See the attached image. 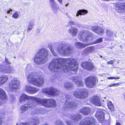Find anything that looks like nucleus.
Instances as JSON below:
<instances>
[{
  "label": "nucleus",
  "mask_w": 125,
  "mask_h": 125,
  "mask_svg": "<svg viewBox=\"0 0 125 125\" xmlns=\"http://www.w3.org/2000/svg\"><path fill=\"white\" fill-rule=\"evenodd\" d=\"M76 59L73 57L55 58L50 61L49 68L54 72H66L70 70L75 72L78 69Z\"/></svg>",
  "instance_id": "f257e3e1"
},
{
  "label": "nucleus",
  "mask_w": 125,
  "mask_h": 125,
  "mask_svg": "<svg viewBox=\"0 0 125 125\" xmlns=\"http://www.w3.org/2000/svg\"><path fill=\"white\" fill-rule=\"evenodd\" d=\"M48 52L49 51L45 48L40 49L34 58V62L37 64L44 63L48 58Z\"/></svg>",
  "instance_id": "f03ea898"
},
{
  "label": "nucleus",
  "mask_w": 125,
  "mask_h": 125,
  "mask_svg": "<svg viewBox=\"0 0 125 125\" xmlns=\"http://www.w3.org/2000/svg\"><path fill=\"white\" fill-rule=\"evenodd\" d=\"M72 49L70 44L66 42H62L58 46L57 51L63 56H68L71 53Z\"/></svg>",
  "instance_id": "7ed1b4c3"
},
{
  "label": "nucleus",
  "mask_w": 125,
  "mask_h": 125,
  "mask_svg": "<svg viewBox=\"0 0 125 125\" xmlns=\"http://www.w3.org/2000/svg\"><path fill=\"white\" fill-rule=\"evenodd\" d=\"M27 80L29 83L36 86H41L44 83V79L42 77H35L33 73H31L28 75Z\"/></svg>",
  "instance_id": "20e7f679"
},
{
  "label": "nucleus",
  "mask_w": 125,
  "mask_h": 125,
  "mask_svg": "<svg viewBox=\"0 0 125 125\" xmlns=\"http://www.w3.org/2000/svg\"><path fill=\"white\" fill-rule=\"evenodd\" d=\"M38 103L47 107H54L55 106L56 102L53 99H40L39 98Z\"/></svg>",
  "instance_id": "39448f33"
},
{
  "label": "nucleus",
  "mask_w": 125,
  "mask_h": 125,
  "mask_svg": "<svg viewBox=\"0 0 125 125\" xmlns=\"http://www.w3.org/2000/svg\"><path fill=\"white\" fill-rule=\"evenodd\" d=\"M79 37V40L81 41L86 42L92 39V33L87 31H84L80 33Z\"/></svg>",
  "instance_id": "423d86ee"
},
{
  "label": "nucleus",
  "mask_w": 125,
  "mask_h": 125,
  "mask_svg": "<svg viewBox=\"0 0 125 125\" xmlns=\"http://www.w3.org/2000/svg\"><path fill=\"white\" fill-rule=\"evenodd\" d=\"M73 94L75 97L78 98L84 99L88 96V92L85 89H79L74 92Z\"/></svg>",
  "instance_id": "0eeeda50"
},
{
  "label": "nucleus",
  "mask_w": 125,
  "mask_h": 125,
  "mask_svg": "<svg viewBox=\"0 0 125 125\" xmlns=\"http://www.w3.org/2000/svg\"><path fill=\"white\" fill-rule=\"evenodd\" d=\"M39 98L31 96H28L25 94H22L20 97V102L22 103H24V102L26 100H29V102L30 101L32 102V103L36 102L38 103Z\"/></svg>",
  "instance_id": "6e6552de"
},
{
  "label": "nucleus",
  "mask_w": 125,
  "mask_h": 125,
  "mask_svg": "<svg viewBox=\"0 0 125 125\" xmlns=\"http://www.w3.org/2000/svg\"><path fill=\"white\" fill-rule=\"evenodd\" d=\"M20 81L14 79H13L10 83L9 88L10 90L13 92L19 89L20 87Z\"/></svg>",
  "instance_id": "1a4fd4ad"
},
{
  "label": "nucleus",
  "mask_w": 125,
  "mask_h": 125,
  "mask_svg": "<svg viewBox=\"0 0 125 125\" xmlns=\"http://www.w3.org/2000/svg\"><path fill=\"white\" fill-rule=\"evenodd\" d=\"M43 92L51 96H56L59 94V92L56 89L52 87L44 88L42 89Z\"/></svg>",
  "instance_id": "9d476101"
},
{
  "label": "nucleus",
  "mask_w": 125,
  "mask_h": 125,
  "mask_svg": "<svg viewBox=\"0 0 125 125\" xmlns=\"http://www.w3.org/2000/svg\"><path fill=\"white\" fill-rule=\"evenodd\" d=\"M0 72L5 73H14L16 71L14 69L10 66H4L0 65Z\"/></svg>",
  "instance_id": "9b49d317"
},
{
  "label": "nucleus",
  "mask_w": 125,
  "mask_h": 125,
  "mask_svg": "<svg viewBox=\"0 0 125 125\" xmlns=\"http://www.w3.org/2000/svg\"><path fill=\"white\" fill-rule=\"evenodd\" d=\"M86 86L90 88H93L95 83V78L93 76L88 77L85 80Z\"/></svg>",
  "instance_id": "f8f14e48"
},
{
  "label": "nucleus",
  "mask_w": 125,
  "mask_h": 125,
  "mask_svg": "<svg viewBox=\"0 0 125 125\" xmlns=\"http://www.w3.org/2000/svg\"><path fill=\"white\" fill-rule=\"evenodd\" d=\"M65 96L66 101H67V100L70 98V96L68 94H67ZM77 106V104L75 103H74L72 102L66 101L65 104L63 105V107L64 108V109L66 110L67 109L70 108H74L76 107Z\"/></svg>",
  "instance_id": "ddd939ff"
},
{
  "label": "nucleus",
  "mask_w": 125,
  "mask_h": 125,
  "mask_svg": "<svg viewBox=\"0 0 125 125\" xmlns=\"http://www.w3.org/2000/svg\"><path fill=\"white\" fill-rule=\"evenodd\" d=\"M95 120L93 117L86 118L81 122L80 125H94Z\"/></svg>",
  "instance_id": "4468645a"
},
{
  "label": "nucleus",
  "mask_w": 125,
  "mask_h": 125,
  "mask_svg": "<svg viewBox=\"0 0 125 125\" xmlns=\"http://www.w3.org/2000/svg\"><path fill=\"white\" fill-rule=\"evenodd\" d=\"M36 102L32 103L31 101L27 102L26 104L22 105L21 107V109L22 112H23L29 108H33L36 105Z\"/></svg>",
  "instance_id": "2eb2a0df"
},
{
  "label": "nucleus",
  "mask_w": 125,
  "mask_h": 125,
  "mask_svg": "<svg viewBox=\"0 0 125 125\" xmlns=\"http://www.w3.org/2000/svg\"><path fill=\"white\" fill-rule=\"evenodd\" d=\"M69 79L74 81L78 86H82L83 85V83L81 80V77L78 76L74 77L71 76L69 78Z\"/></svg>",
  "instance_id": "dca6fc26"
},
{
  "label": "nucleus",
  "mask_w": 125,
  "mask_h": 125,
  "mask_svg": "<svg viewBox=\"0 0 125 125\" xmlns=\"http://www.w3.org/2000/svg\"><path fill=\"white\" fill-rule=\"evenodd\" d=\"M92 31L100 35H102L104 33V30L101 27L98 26H93L92 28Z\"/></svg>",
  "instance_id": "f3484780"
},
{
  "label": "nucleus",
  "mask_w": 125,
  "mask_h": 125,
  "mask_svg": "<svg viewBox=\"0 0 125 125\" xmlns=\"http://www.w3.org/2000/svg\"><path fill=\"white\" fill-rule=\"evenodd\" d=\"M82 66L84 69L89 71L93 70L94 68V66L92 63L86 62H83Z\"/></svg>",
  "instance_id": "a211bd4d"
},
{
  "label": "nucleus",
  "mask_w": 125,
  "mask_h": 125,
  "mask_svg": "<svg viewBox=\"0 0 125 125\" xmlns=\"http://www.w3.org/2000/svg\"><path fill=\"white\" fill-rule=\"evenodd\" d=\"M116 9L117 12L123 13L125 11V3H118L116 6Z\"/></svg>",
  "instance_id": "6ab92c4d"
},
{
  "label": "nucleus",
  "mask_w": 125,
  "mask_h": 125,
  "mask_svg": "<svg viewBox=\"0 0 125 125\" xmlns=\"http://www.w3.org/2000/svg\"><path fill=\"white\" fill-rule=\"evenodd\" d=\"M25 90L31 94H33L37 92L38 89L37 88L33 87L29 85H27L25 86Z\"/></svg>",
  "instance_id": "aec40b11"
},
{
  "label": "nucleus",
  "mask_w": 125,
  "mask_h": 125,
  "mask_svg": "<svg viewBox=\"0 0 125 125\" xmlns=\"http://www.w3.org/2000/svg\"><path fill=\"white\" fill-rule=\"evenodd\" d=\"M90 100L92 103L95 105L99 106L102 105L99 98L97 96H93L90 99Z\"/></svg>",
  "instance_id": "412c9836"
},
{
  "label": "nucleus",
  "mask_w": 125,
  "mask_h": 125,
  "mask_svg": "<svg viewBox=\"0 0 125 125\" xmlns=\"http://www.w3.org/2000/svg\"><path fill=\"white\" fill-rule=\"evenodd\" d=\"M0 98L2 100V103L6 102L7 100L6 93L4 90L0 88Z\"/></svg>",
  "instance_id": "4be33fe9"
},
{
  "label": "nucleus",
  "mask_w": 125,
  "mask_h": 125,
  "mask_svg": "<svg viewBox=\"0 0 125 125\" xmlns=\"http://www.w3.org/2000/svg\"><path fill=\"white\" fill-rule=\"evenodd\" d=\"M96 116L97 119L100 121L103 120L104 119V114L101 110H98L97 111Z\"/></svg>",
  "instance_id": "5701e85b"
},
{
  "label": "nucleus",
  "mask_w": 125,
  "mask_h": 125,
  "mask_svg": "<svg viewBox=\"0 0 125 125\" xmlns=\"http://www.w3.org/2000/svg\"><path fill=\"white\" fill-rule=\"evenodd\" d=\"M78 29L76 27H71L68 30V32L74 36H75L77 34Z\"/></svg>",
  "instance_id": "b1692460"
},
{
  "label": "nucleus",
  "mask_w": 125,
  "mask_h": 125,
  "mask_svg": "<svg viewBox=\"0 0 125 125\" xmlns=\"http://www.w3.org/2000/svg\"><path fill=\"white\" fill-rule=\"evenodd\" d=\"M90 109L89 107H85L82 108L80 110V112L83 115H87L90 113Z\"/></svg>",
  "instance_id": "393cba45"
},
{
  "label": "nucleus",
  "mask_w": 125,
  "mask_h": 125,
  "mask_svg": "<svg viewBox=\"0 0 125 125\" xmlns=\"http://www.w3.org/2000/svg\"><path fill=\"white\" fill-rule=\"evenodd\" d=\"M35 25L34 19L31 20L29 22L27 29V31L29 32L32 29Z\"/></svg>",
  "instance_id": "a878e982"
},
{
  "label": "nucleus",
  "mask_w": 125,
  "mask_h": 125,
  "mask_svg": "<svg viewBox=\"0 0 125 125\" xmlns=\"http://www.w3.org/2000/svg\"><path fill=\"white\" fill-rule=\"evenodd\" d=\"M31 121V122H30L28 123H22V124L23 125H37L39 123V121L38 119L34 118L33 120L32 121Z\"/></svg>",
  "instance_id": "bb28decb"
},
{
  "label": "nucleus",
  "mask_w": 125,
  "mask_h": 125,
  "mask_svg": "<svg viewBox=\"0 0 125 125\" xmlns=\"http://www.w3.org/2000/svg\"><path fill=\"white\" fill-rule=\"evenodd\" d=\"M8 79V77L6 75L0 77V85L3 84L7 81Z\"/></svg>",
  "instance_id": "cd10ccee"
},
{
  "label": "nucleus",
  "mask_w": 125,
  "mask_h": 125,
  "mask_svg": "<svg viewBox=\"0 0 125 125\" xmlns=\"http://www.w3.org/2000/svg\"><path fill=\"white\" fill-rule=\"evenodd\" d=\"M88 45V44H84L79 42H76L75 43V47L79 49L83 48L87 46Z\"/></svg>",
  "instance_id": "c85d7f7f"
},
{
  "label": "nucleus",
  "mask_w": 125,
  "mask_h": 125,
  "mask_svg": "<svg viewBox=\"0 0 125 125\" xmlns=\"http://www.w3.org/2000/svg\"><path fill=\"white\" fill-rule=\"evenodd\" d=\"M106 36L108 37V40H111V38L113 36V32L110 30L108 29L106 31Z\"/></svg>",
  "instance_id": "c756f323"
},
{
  "label": "nucleus",
  "mask_w": 125,
  "mask_h": 125,
  "mask_svg": "<svg viewBox=\"0 0 125 125\" xmlns=\"http://www.w3.org/2000/svg\"><path fill=\"white\" fill-rule=\"evenodd\" d=\"M64 87L66 89H71L74 88V86L72 83L67 82L65 83Z\"/></svg>",
  "instance_id": "7c9ffc66"
},
{
  "label": "nucleus",
  "mask_w": 125,
  "mask_h": 125,
  "mask_svg": "<svg viewBox=\"0 0 125 125\" xmlns=\"http://www.w3.org/2000/svg\"><path fill=\"white\" fill-rule=\"evenodd\" d=\"M52 11L55 14H56L58 12V6L55 3L50 5Z\"/></svg>",
  "instance_id": "2f4dec72"
},
{
  "label": "nucleus",
  "mask_w": 125,
  "mask_h": 125,
  "mask_svg": "<svg viewBox=\"0 0 125 125\" xmlns=\"http://www.w3.org/2000/svg\"><path fill=\"white\" fill-rule=\"evenodd\" d=\"M81 115L79 114H77L71 116V118L72 120L74 121L75 122H77L81 118Z\"/></svg>",
  "instance_id": "473e14b6"
},
{
  "label": "nucleus",
  "mask_w": 125,
  "mask_h": 125,
  "mask_svg": "<svg viewBox=\"0 0 125 125\" xmlns=\"http://www.w3.org/2000/svg\"><path fill=\"white\" fill-rule=\"evenodd\" d=\"M32 66L28 64L27 65L25 69V72L27 73L31 72L32 70Z\"/></svg>",
  "instance_id": "72a5a7b5"
},
{
  "label": "nucleus",
  "mask_w": 125,
  "mask_h": 125,
  "mask_svg": "<svg viewBox=\"0 0 125 125\" xmlns=\"http://www.w3.org/2000/svg\"><path fill=\"white\" fill-rule=\"evenodd\" d=\"M107 105L108 108L112 110L114 108V106L111 102L109 101L107 103Z\"/></svg>",
  "instance_id": "f704fd0d"
},
{
  "label": "nucleus",
  "mask_w": 125,
  "mask_h": 125,
  "mask_svg": "<svg viewBox=\"0 0 125 125\" xmlns=\"http://www.w3.org/2000/svg\"><path fill=\"white\" fill-rule=\"evenodd\" d=\"M79 12L80 13V15H85L88 12L87 10H79Z\"/></svg>",
  "instance_id": "c9c22d12"
},
{
  "label": "nucleus",
  "mask_w": 125,
  "mask_h": 125,
  "mask_svg": "<svg viewBox=\"0 0 125 125\" xmlns=\"http://www.w3.org/2000/svg\"><path fill=\"white\" fill-rule=\"evenodd\" d=\"M48 47L50 49L53 55L54 56H56V53L54 52V51L52 49V46L51 45H49L48 46Z\"/></svg>",
  "instance_id": "e433bc0d"
},
{
  "label": "nucleus",
  "mask_w": 125,
  "mask_h": 125,
  "mask_svg": "<svg viewBox=\"0 0 125 125\" xmlns=\"http://www.w3.org/2000/svg\"><path fill=\"white\" fill-rule=\"evenodd\" d=\"M89 53L88 48H87L83 50L82 54L84 55H87Z\"/></svg>",
  "instance_id": "4c0bfd02"
},
{
  "label": "nucleus",
  "mask_w": 125,
  "mask_h": 125,
  "mask_svg": "<svg viewBox=\"0 0 125 125\" xmlns=\"http://www.w3.org/2000/svg\"><path fill=\"white\" fill-rule=\"evenodd\" d=\"M89 53L95 52V48L94 47L92 46L88 47Z\"/></svg>",
  "instance_id": "58836bf2"
},
{
  "label": "nucleus",
  "mask_w": 125,
  "mask_h": 125,
  "mask_svg": "<svg viewBox=\"0 0 125 125\" xmlns=\"http://www.w3.org/2000/svg\"><path fill=\"white\" fill-rule=\"evenodd\" d=\"M10 100L11 101V103H13L15 100V95L11 94L10 95Z\"/></svg>",
  "instance_id": "ea45409f"
},
{
  "label": "nucleus",
  "mask_w": 125,
  "mask_h": 125,
  "mask_svg": "<svg viewBox=\"0 0 125 125\" xmlns=\"http://www.w3.org/2000/svg\"><path fill=\"white\" fill-rule=\"evenodd\" d=\"M102 42V38H100L95 41L94 42V44H96L100 42Z\"/></svg>",
  "instance_id": "a19ab883"
},
{
  "label": "nucleus",
  "mask_w": 125,
  "mask_h": 125,
  "mask_svg": "<svg viewBox=\"0 0 125 125\" xmlns=\"http://www.w3.org/2000/svg\"><path fill=\"white\" fill-rule=\"evenodd\" d=\"M19 16L17 12H16L12 16V17L14 18L17 19Z\"/></svg>",
  "instance_id": "79ce46f5"
},
{
  "label": "nucleus",
  "mask_w": 125,
  "mask_h": 125,
  "mask_svg": "<svg viewBox=\"0 0 125 125\" xmlns=\"http://www.w3.org/2000/svg\"><path fill=\"white\" fill-rule=\"evenodd\" d=\"M50 6L56 3L54 0H49Z\"/></svg>",
  "instance_id": "37998d69"
},
{
  "label": "nucleus",
  "mask_w": 125,
  "mask_h": 125,
  "mask_svg": "<svg viewBox=\"0 0 125 125\" xmlns=\"http://www.w3.org/2000/svg\"><path fill=\"white\" fill-rule=\"evenodd\" d=\"M119 85V83H114L113 84H111L110 85H109L108 87H111L112 86H118Z\"/></svg>",
  "instance_id": "c03bdc74"
},
{
  "label": "nucleus",
  "mask_w": 125,
  "mask_h": 125,
  "mask_svg": "<svg viewBox=\"0 0 125 125\" xmlns=\"http://www.w3.org/2000/svg\"><path fill=\"white\" fill-rule=\"evenodd\" d=\"M68 24H69V25H75L74 23V22L72 21H70L68 22Z\"/></svg>",
  "instance_id": "a18cd8bd"
},
{
  "label": "nucleus",
  "mask_w": 125,
  "mask_h": 125,
  "mask_svg": "<svg viewBox=\"0 0 125 125\" xmlns=\"http://www.w3.org/2000/svg\"><path fill=\"white\" fill-rule=\"evenodd\" d=\"M120 78L119 77H109L108 78V79H119Z\"/></svg>",
  "instance_id": "49530a36"
},
{
  "label": "nucleus",
  "mask_w": 125,
  "mask_h": 125,
  "mask_svg": "<svg viewBox=\"0 0 125 125\" xmlns=\"http://www.w3.org/2000/svg\"><path fill=\"white\" fill-rule=\"evenodd\" d=\"M5 62L7 64H10V63L8 61V60L7 58L6 57L5 58Z\"/></svg>",
  "instance_id": "de8ad7c7"
},
{
  "label": "nucleus",
  "mask_w": 125,
  "mask_h": 125,
  "mask_svg": "<svg viewBox=\"0 0 125 125\" xmlns=\"http://www.w3.org/2000/svg\"><path fill=\"white\" fill-rule=\"evenodd\" d=\"M114 60H111L110 61L108 62H107V64H113V62H114Z\"/></svg>",
  "instance_id": "09e8293b"
},
{
  "label": "nucleus",
  "mask_w": 125,
  "mask_h": 125,
  "mask_svg": "<svg viewBox=\"0 0 125 125\" xmlns=\"http://www.w3.org/2000/svg\"><path fill=\"white\" fill-rule=\"evenodd\" d=\"M66 122L67 125H70L71 123L70 122H69L68 121H66Z\"/></svg>",
  "instance_id": "8fccbe9b"
},
{
  "label": "nucleus",
  "mask_w": 125,
  "mask_h": 125,
  "mask_svg": "<svg viewBox=\"0 0 125 125\" xmlns=\"http://www.w3.org/2000/svg\"><path fill=\"white\" fill-rule=\"evenodd\" d=\"M58 2H59L61 4H62V0H57Z\"/></svg>",
  "instance_id": "3c124183"
},
{
  "label": "nucleus",
  "mask_w": 125,
  "mask_h": 125,
  "mask_svg": "<svg viewBox=\"0 0 125 125\" xmlns=\"http://www.w3.org/2000/svg\"><path fill=\"white\" fill-rule=\"evenodd\" d=\"M10 10L7 11V13H9L11 12H12V10H11L10 9Z\"/></svg>",
  "instance_id": "603ef678"
},
{
  "label": "nucleus",
  "mask_w": 125,
  "mask_h": 125,
  "mask_svg": "<svg viewBox=\"0 0 125 125\" xmlns=\"http://www.w3.org/2000/svg\"><path fill=\"white\" fill-rule=\"evenodd\" d=\"M79 15H80V13L79 11H78L77 13L76 14V16L78 17L79 16Z\"/></svg>",
  "instance_id": "864d4df0"
},
{
  "label": "nucleus",
  "mask_w": 125,
  "mask_h": 125,
  "mask_svg": "<svg viewBox=\"0 0 125 125\" xmlns=\"http://www.w3.org/2000/svg\"><path fill=\"white\" fill-rule=\"evenodd\" d=\"M116 125H121L118 122H117L116 123Z\"/></svg>",
  "instance_id": "5fc2aeb1"
},
{
  "label": "nucleus",
  "mask_w": 125,
  "mask_h": 125,
  "mask_svg": "<svg viewBox=\"0 0 125 125\" xmlns=\"http://www.w3.org/2000/svg\"><path fill=\"white\" fill-rule=\"evenodd\" d=\"M69 3H67V4H66L65 5V6L67 7L68 6V5H69Z\"/></svg>",
  "instance_id": "6e6d98bb"
},
{
  "label": "nucleus",
  "mask_w": 125,
  "mask_h": 125,
  "mask_svg": "<svg viewBox=\"0 0 125 125\" xmlns=\"http://www.w3.org/2000/svg\"><path fill=\"white\" fill-rule=\"evenodd\" d=\"M100 57L101 58H102L104 57H103L102 56H101V55H100Z\"/></svg>",
  "instance_id": "4d7b16f0"
},
{
  "label": "nucleus",
  "mask_w": 125,
  "mask_h": 125,
  "mask_svg": "<svg viewBox=\"0 0 125 125\" xmlns=\"http://www.w3.org/2000/svg\"><path fill=\"white\" fill-rule=\"evenodd\" d=\"M2 104V103L0 101V105Z\"/></svg>",
  "instance_id": "13d9d810"
},
{
  "label": "nucleus",
  "mask_w": 125,
  "mask_h": 125,
  "mask_svg": "<svg viewBox=\"0 0 125 125\" xmlns=\"http://www.w3.org/2000/svg\"><path fill=\"white\" fill-rule=\"evenodd\" d=\"M16 125H18V124H17H17H16Z\"/></svg>",
  "instance_id": "bf43d9fd"
},
{
  "label": "nucleus",
  "mask_w": 125,
  "mask_h": 125,
  "mask_svg": "<svg viewBox=\"0 0 125 125\" xmlns=\"http://www.w3.org/2000/svg\"><path fill=\"white\" fill-rule=\"evenodd\" d=\"M45 125H48L47 124H46Z\"/></svg>",
  "instance_id": "052dcab7"
},
{
  "label": "nucleus",
  "mask_w": 125,
  "mask_h": 125,
  "mask_svg": "<svg viewBox=\"0 0 125 125\" xmlns=\"http://www.w3.org/2000/svg\"><path fill=\"white\" fill-rule=\"evenodd\" d=\"M5 17H6V18H7V17L6 16Z\"/></svg>",
  "instance_id": "680f3d73"
},
{
  "label": "nucleus",
  "mask_w": 125,
  "mask_h": 125,
  "mask_svg": "<svg viewBox=\"0 0 125 125\" xmlns=\"http://www.w3.org/2000/svg\"><path fill=\"white\" fill-rule=\"evenodd\" d=\"M1 61V60H0V61Z\"/></svg>",
  "instance_id": "e2e57ef3"
}]
</instances>
